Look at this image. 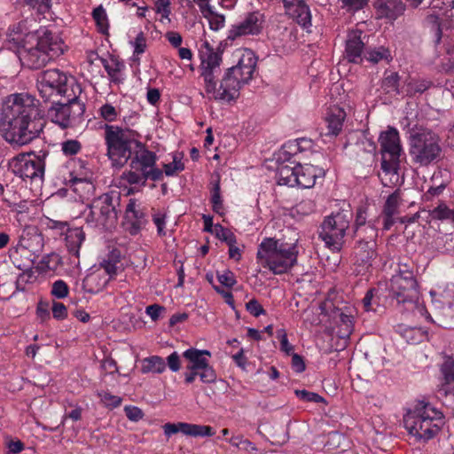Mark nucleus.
Segmentation results:
<instances>
[{
  "label": "nucleus",
  "mask_w": 454,
  "mask_h": 454,
  "mask_svg": "<svg viewBox=\"0 0 454 454\" xmlns=\"http://www.w3.org/2000/svg\"><path fill=\"white\" fill-rule=\"evenodd\" d=\"M102 129L106 155L113 166L123 167L129 162V170L123 173V178L129 184L145 186L147 180L157 182L163 179L162 171L157 167L156 153L140 141L138 131L108 123H105Z\"/></svg>",
  "instance_id": "nucleus-1"
},
{
  "label": "nucleus",
  "mask_w": 454,
  "mask_h": 454,
  "mask_svg": "<svg viewBox=\"0 0 454 454\" xmlns=\"http://www.w3.org/2000/svg\"><path fill=\"white\" fill-rule=\"evenodd\" d=\"M45 121L39 100L28 93L10 95L4 102L0 130L6 141L23 145L38 137Z\"/></svg>",
  "instance_id": "nucleus-2"
},
{
  "label": "nucleus",
  "mask_w": 454,
  "mask_h": 454,
  "mask_svg": "<svg viewBox=\"0 0 454 454\" xmlns=\"http://www.w3.org/2000/svg\"><path fill=\"white\" fill-rule=\"evenodd\" d=\"M238 62L224 72L221 80L214 79V90H206L212 94L218 101L231 102L239 97L241 88L248 84L254 77L257 59L254 53L248 49L238 50L235 52Z\"/></svg>",
  "instance_id": "nucleus-3"
},
{
  "label": "nucleus",
  "mask_w": 454,
  "mask_h": 454,
  "mask_svg": "<svg viewBox=\"0 0 454 454\" xmlns=\"http://www.w3.org/2000/svg\"><path fill=\"white\" fill-rule=\"evenodd\" d=\"M67 50L63 39L57 33L45 29L39 33L35 47L23 48L20 59L24 67L39 69L61 56Z\"/></svg>",
  "instance_id": "nucleus-4"
},
{
  "label": "nucleus",
  "mask_w": 454,
  "mask_h": 454,
  "mask_svg": "<svg viewBox=\"0 0 454 454\" xmlns=\"http://www.w3.org/2000/svg\"><path fill=\"white\" fill-rule=\"evenodd\" d=\"M404 427L419 439L433 438L445 424L442 411L430 403L419 401L413 411L403 418Z\"/></svg>",
  "instance_id": "nucleus-5"
},
{
  "label": "nucleus",
  "mask_w": 454,
  "mask_h": 454,
  "mask_svg": "<svg viewBox=\"0 0 454 454\" xmlns=\"http://www.w3.org/2000/svg\"><path fill=\"white\" fill-rule=\"evenodd\" d=\"M69 87L74 89L80 94L82 90L78 84L74 82L73 77L67 75L57 68L43 71L37 77V90L39 96L44 103L54 100L59 96L69 98Z\"/></svg>",
  "instance_id": "nucleus-6"
},
{
  "label": "nucleus",
  "mask_w": 454,
  "mask_h": 454,
  "mask_svg": "<svg viewBox=\"0 0 454 454\" xmlns=\"http://www.w3.org/2000/svg\"><path fill=\"white\" fill-rule=\"evenodd\" d=\"M413 268L407 263H399L397 273L391 278L390 292L398 304L414 307L419 300V285Z\"/></svg>",
  "instance_id": "nucleus-7"
},
{
  "label": "nucleus",
  "mask_w": 454,
  "mask_h": 454,
  "mask_svg": "<svg viewBox=\"0 0 454 454\" xmlns=\"http://www.w3.org/2000/svg\"><path fill=\"white\" fill-rule=\"evenodd\" d=\"M352 218L351 211L341 210L324 219L318 235L327 247L333 251H340Z\"/></svg>",
  "instance_id": "nucleus-8"
},
{
  "label": "nucleus",
  "mask_w": 454,
  "mask_h": 454,
  "mask_svg": "<svg viewBox=\"0 0 454 454\" xmlns=\"http://www.w3.org/2000/svg\"><path fill=\"white\" fill-rule=\"evenodd\" d=\"M118 199L114 203L113 196L109 193L95 198L89 206L88 213L85 212V223L92 228L100 230L114 228L118 219Z\"/></svg>",
  "instance_id": "nucleus-9"
},
{
  "label": "nucleus",
  "mask_w": 454,
  "mask_h": 454,
  "mask_svg": "<svg viewBox=\"0 0 454 454\" xmlns=\"http://www.w3.org/2000/svg\"><path fill=\"white\" fill-rule=\"evenodd\" d=\"M442 153L439 137L427 129L411 135L410 153L414 162L427 166L437 160Z\"/></svg>",
  "instance_id": "nucleus-10"
},
{
  "label": "nucleus",
  "mask_w": 454,
  "mask_h": 454,
  "mask_svg": "<svg viewBox=\"0 0 454 454\" xmlns=\"http://www.w3.org/2000/svg\"><path fill=\"white\" fill-rule=\"evenodd\" d=\"M72 94L73 96L67 98L66 103L56 101V99L50 101L51 105L47 109L48 118L61 129L75 126L85 112V104L76 96L74 88H72Z\"/></svg>",
  "instance_id": "nucleus-11"
},
{
  "label": "nucleus",
  "mask_w": 454,
  "mask_h": 454,
  "mask_svg": "<svg viewBox=\"0 0 454 454\" xmlns=\"http://www.w3.org/2000/svg\"><path fill=\"white\" fill-rule=\"evenodd\" d=\"M183 357L188 361L186 372H184V382L192 384L197 377H200L203 383H213L216 380V372L210 365L208 358L211 352L207 349L190 348L183 352Z\"/></svg>",
  "instance_id": "nucleus-12"
},
{
  "label": "nucleus",
  "mask_w": 454,
  "mask_h": 454,
  "mask_svg": "<svg viewBox=\"0 0 454 454\" xmlns=\"http://www.w3.org/2000/svg\"><path fill=\"white\" fill-rule=\"evenodd\" d=\"M48 155V151H40L38 153L35 152L20 153L12 160L10 166L14 175L23 180H42L44 176L45 159Z\"/></svg>",
  "instance_id": "nucleus-13"
},
{
  "label": "nucleus",
  "mask_w": 454,
  "mask_h": 454,
  "mask_svg": "<svg viewBox=\"0 0 454 454\" xmlns=\"http://www.w3.org/2000/svg\"><path fill=\"white\" fill-rule=\"evenodd\" d=\"M379 142L382 155L381 169L385 175H392L397 180L399 157L402 152L399 133L396 129L389 127L387 130L381 132Z\"/></svg>",
  "instance_id": "nucleus-14"
},
{
  "label": "nucleus",
  "mask_w": 454,
  "mask_h": 454,
  "mask_svg": "<svg viewBox=\"0 0 454 454\" xmlns=\"http://www.w3.org/2000/svg\"><path fill=\"white\" fill-rule=\"evenodd\" d=\"M223 50L221 45L214 48L207 40H204L199 48V58L200 59V76L203 78L205 90H214V79L221 74V64L223 62Z\"/></svg>",
  "instance_id": "nucleus-15"
},
{
  "label": "nucleus",
  "mask_w": 454,
  "mask_h": 454,
  "mask_svg": "<svg viewBox=\"0 0 454 454\" xmlns=\"http://www.w3.org/2000/svg\"><path fill=\"white\" fill-rule=\"evenodd\" d=\"M257 262L274 274L284 273V243L273 238H265L258 247Z\"/></svg>",
  "instance_id": "nucleus-16"
},
{
  "label": "nucleus",
  "mask_w": 454,
  "mask_h": 454,
  "mask_svg": "<svg viewBox=\"0 0 454 454\" xmlns=\"http://www.w3.org/2000/svg\"><path fill=\"white\" fill-rule=\"evenodd\" d=\"M324 175V169L312 165H286V185L302 189L311 188L316 183V178Z\"/></svg>",
  "instance_id": "nucleus-17"
},
{
  "label": "nucleus",
  "mask_w": 454,
  "mask_h": 454,
  "mask_svg": "<svg viewBox=\"0 0 454 454\" xmlns=\"http://www.w3.org/2000/svg\"><path fill=\"white\" fill-rule=\"evenodd\" d=\"M264 22L265 16L260 11L248 12L240 22L231 26L228 31L226 41H234L246 35H258L263 29Z\"/></svg>",
  "instance_id": "nucleus-18"
},
{
  "label": "nucleus",
  "mask_w": 454,
  "mask_h": 454,
  "mask_svg": "<svg viewBox=\"0 0 454 454\" xmlns=\"http://www.w3.org/2000/svg\"><path fill=\"white\" fill-rule=\"evenodd\" d=\"M68 176L65 177V184L70 187L78 184H91L92 172L86 160L82 158H70L65 163Z\"/></svg>",
  "instance_id": "nucleus-19"
},
{
  "label": "nucleus",
  "mask_w": 454,
  "mask_h": 454,
  "mask_svg": "<svg viewBox=\"0 0 454 454\" xmlns=\"http://www.w3.org/2000/svg\"><path fill=\"white\" fill-rule=\"evenodd\" d=\"M163 431L166 436L170 437L174 434L182 433L192 437H210L215 435V431L210 426L192 424L187 422L166 423L163 425Z\"/></svg>",
  "instance_id": "nucleus-20"
},
{
  "label": "nucleus",
  "mask_w": 454,
  "mask_h": 454,
  "mask_svg": "<svg viewBox=\"0 0 454 454\" xmlns=\"http://www.w3.org/2000/svg\"><path fill=\"white\" fill-rule=\"evenodd\" d=\"M17 247L29 255L38 256L43 247V235L35 227H27L23 230Z\"/></svg>",
  "instance_id": "nucleus-21"
},
{
  "label": "nucleus",
  "mask_w": 454,
  "mask_h": 454,
  "mask_svg": "<svg viewBox=\"0 0 454 454\" xmlns=\"http://www.w3.org/2000/svg\"><path fill=\"white\" fill-rule=\"evenodd\" d=\"M286 15L301 27L311 26V14L305 0H286Z\"/></svg>",
  "instance_id": "nucleus-22"
},
{
  "label": "nucleus",
  "mask_w": 454,
  "mask_h": 454,
  "mask_svg": "<svg viewBox=\"0 0 454 454\" xmlns=\"http://www.w3.org/2000/svg\"><path fill=\"white\" fill-rule=\"evenodd\" d=\"M126 218L130 223L129 233L137 234L147 223L144 208L137 204L135 199H129L125 211Z\"/></svg>",
  "instance_id": "nucleus-23"
},
{
  "label": "nucleus",
  "mask_w": 454,
  "mask_h": 454,
  "mask_svg": "<svg viewBox=\"0 0 454 454\" xmlns=\"http://www.w3.org/2000/svg\"><path fill=\"white\" fill-rule=\"evenodd\" d=\"M401 201V191L399 189L387 198L382 209L384 230H389L395 223L394 216L399 214Z\"/></svg>",
  "instance_id": "nucleus-24"
},
{
  "label": "nucleus",
  "mask_w": 454,
  "mask_h": 454,
  "mask_svg": "<svg viewBox=\"0 0 454 454\" xmlns=\"http://www.w3.org/2000/svg\"><path fill=\"white\" fill-rule=\"evenodd\" d=\"M100 62L106 71L109 79L115 84L122 83L125 80L123 71L125 69L124 62L114 55H110L108 59L99 58Z\"/></svg>",
  "instance_id": "nucleus-25"
},
{
  "label": "nucleus",
  "mask_w": 454,
  "mask_h": 454,
  "mask_svg": "<svg viewBox=\"0 0 454 454\" xmlns=\"http://www.w3.org/2000/svg\"><path fill=\"white\" fill-rule=\"evenodd\" d=\"M346 113L342 108L333 106L329 109L325 117L326 136H338L342 130Z\"/></svg>",
  "instance_id": "nucleus-26"
},
{
  "label": "nucleus",
  "mask_w": 454,
  "mask_h": 454,
  "mask_svg": "<svg viewBox=\"0 0 454 454\" xmlns=\"http://www.w3.org/2000/svg\"><path fill=\"white\" fill-rule=\"evenodd\" d=\"M28 253L23 252L16 247L13 251L10 252V259L15 268L22 270V273L27 275L28 278L32 276V269L35 263V259L31 258Z\"/></svg>",
  "instance_id": "nucleus-27"
},
{
  "label": "nucleus",
  "mask_w": 454,
  "mask_h": 454,
  "mask_svg": "<svg viewBox=\"0 0 454 454\" xmlns=\"http://www.w3.org/2000/svg\"><path fill=\"white\" fill-rule=\"evenodd\" d=\"M364 43L361 40V32H352L348 35L346 43V58L348 61L353 63H359L362 61V51Z\"/></svg>",
  "instance_id": "nucleus-28"
},
{
  "label": "nucleus",
  "mask_w": 454,
  "mask_h": 454,
  "mask_svg": "<svg viewBox=\"0 0 454 454\" xmlns=\"http://www.w3.org/2000/svg\"><path fill=\"white\" fill-rule=\"evenodd\" d=\"M85 240V233L82 228H70L66 234V246L69 254L79 259L80 247Z\"/></svg>",
  "instance_id": "nucleus-29"
},
{
  "label": "nucleus",
  "mask_w": 454,
  "mask_h": 454,
  "mask_svg": "<svg viewBox=\"0 0 454 454\" xmlns=\"http://www.w3.org/2000/svg\"><path fill=\"white\" fill-rule=\"evenodd\" d=\"M376 244L366 243L364 239L358 240L356 247V258L359 265L371 266L372 262L376 258Z\"/></svg>",
  "instance_id": "nucleus-30"
},
{
  "label": "nucleus",
  "mask_w": 454,
  "mask_h": 454,
  "mask_svg": "<svg viewBox=\"0 0 454 454\" xmlns=\"http://www.w3.org/2000/svg\"><path fill=\"white\" fill-rule=\"evenodd\" d=\"M405 4L402 0H386L379 4L378 12L381 17L396 20L403 14Z\"/></svg>",
  "instance_id": "nucleus-31"
},
{
  "label": "nucleus",
  "mask_w": 454,
  "mask_h": 454,
  "mask_svg": "<svg viewBox=\"0 0 454 454\" xmlns=\"http://www.w3.org/2000/svg\"><path fill=\"white\" fill-rule=\"evenodd\" d=\"M433 85L434 82L429 79L421 77H411L405 82L406 96L411 98L417 94H422L429 90Z\"/></svg>",
  "instance_id": "nucleus-32"
},
{
  "label": "nucleus",
  "mask_w": 454,
  "mask_h": 454,
  "mask_svg": "<svg viewBox=\"0 0 454 454\" xmlns=\"http://www.w3.org/2000/svg\"><path fill=\"white\" fill-rule=\"evenodd\" d=\"M106 273L109 276V279L114 278L118 271L121 270V253L117 249L112 250L107 256L100 262Z\"/></svg>",
  "instance_id": "nucleus-33"
},
{
  "label": "nucleus",
  "mask_w": 454,
  "mask_h": 454,
  "mask_svg": "<svg viewBox=\"0 0 454 454\" xmlns=\"http://www.w3.org/2000/svg\"><path fill=\"white\" fill-rule=\"evenodd\" d=\"M441 372L443 377V391L446 395L452 392L454 388V360L450 356H446L441 365Z\"/></svg>",
  "instance_id": "nucleus-34"
},
{
  "label": "nucleus",
  "mask_w": 454,
  "mask_h": 454,
  "mask_svg": "<svg viewBox=\"0 0 454 454\" xmlns=\"http://www.w3.org/2000/svg\"><path fill=\"white\" fill-rule=\"evenodd\" d=\"M166 370V363L161 356H151L142 360L141 372L143 373H162Z\"/></svg>",
  "instance_id": "nucleus-35"
},
{
  "label": "nucleus",
  "mask_w": 454,
  "mask_h": 454,
  "mask_svg": "<svg viewBox=\"0 0 454 454\" xmlns=\"http://www.w3.org/2000/svg\"><path fill=\"white\" fill-rule=\"evenodd\" d=\"M210 202L212 204V209L215 213L218 215H223V200L221 195V185H220V176H217V179L212 183V187L210 189Z\"/></svg>",
  "instance_id": "nucleus-36"
},
{
  "label": "nucleus",
  "mask_w": 454,
  "mask_h": 454,
  "mask_svg": "<svg viewBox=\"0 0 454 454\" xmlns=\"http://www.w3.org/2000/svg\"><path fill=\"white\" fill-rule=\"evenodd\" d=\"M289 231L294 234L293 240L294 243H292L288 248H286V273L287 270H291L294 266L297 265V257L300 253L301 247L298 245V236L297 233L292 229Z\"/></svg>",
  "instance_id": "nucleus-37"
},
{
  "label": "nucleus",
  "mask_w": 454,
  "mask_h": 454,
  "mask_svg": "<svg viewBox=\"0 0 454 454\" xmlns=\"http://www.w3.org/2000/svg\"><path fill=\"white\" fill-rule=\"evenodd\" d=\"M184 157L183 153L176 152L173 154V161L170 163H164L162 174L168 176H176L178 172H181L184 169V164L182 161Z\"/></svg>",
  "instance_id": "nucleus-38"
},
{
  "label": "nucleus",
  "mask_w": 454,
  "mask_h": 454,
  "mask_svg": "<svg viewBox=\"0 0 454 454\" xmlns=\"http://www.w3.org/2000/svg\"><path fill=\"white\" fill-rule=\"evenodd\" d=\"M399 80L397 73H391L383 78L380 88L386 94L399 95Z\"/></svg>",
  "instance_id": "nucleus-39"
},
{
  "label": "nucleus",
  "mask_w": 454,
  "mask_h": 454,
  "mask_svg": "<svg viewBox=\"0 0 454 454\" xmlns=\"http://www.w3.org/2000/svg\"><path fill=\"white\" fill-rule=\"evenodd\" d=\"M286 356H291L290 365L294 372L301 373L305 371L306 364L303 356L294 353V347L286 338Z\"/></svg>",
  "instance_id": "nucleus-40"
},
{
  "label": "nucleus",
  "mask_w": 454,
  "mask_h": 454,
  "mask_svg": "<svg viewBox=\"0 0 454 454\" xmlns=\"http://www.w3.org/2000/svg\"><path fill=\"white\" fill-rule=\"evenodd\" d=\"M365 59L374 64L385 60L387 63L392 60V55L388 48L380 46L365 52Z\"/></svg>",
  "instance_id": "nucleus-41"
},
{
  "label": "nucleus",
  "mask_w": 454,
  "mask_h": 454,
  "mask_svg": "<svg viewBox=\"0 0 454 454\" xmlns=\"http://www.w3.org/2000/svg\"><path fill=\"white\" fill-rule=\"evenodd\" d=\"M131 44L134 48L133 51V56H132V61L134 63H137V65L140 64V55L145 52L147 44H146V37L144 34V32L140 31L135 40L131 42Z\"/></svg>",
  "instance_id": "nucleus-42"
},
{
  "label": "nucleus",
  "mask_w": 454,
  "mask_h": 454,
  "mask_svg": "<svg viewBox=\"0 0 454 454\" xmlns=\"http://www.w3.org/2000/svg\"><path fill=\"white\" fill-rule=\"evenodd\" d=\"M92 18L98 26V31L101 34H107L109 28L108 18L102 5L92 11Z\"/></svg>",
  "instance_id": "nucleus-43"
},
{
  "label": "nucleus",
  "mask_w": 454,
  "mask_h": 454,
  "mask_svg": "<svg viewBox=\"0 0 454 454\" xmlns=\"http://www.w3.org/2000/svg\"><path fill=\"white\" fill-rule=\"evenodd\" d=\"M61 152L66 157L75 158L82 149V143L77 139H67L60 144Z\"/></svg>",
  "instance_id": "nucleus-44"
},
{
  "label": "nucleus",
  "mask_w": 454,
  "mask_h": 454,
  "mask_svg": "<svg viewBox=\"0 0 454 454\" xmlns=\"http://www.w3.org/2000/svg\"><path fill=\"white\" fill-rule=\"evenodd\" d=\"M355 235L360 239H364L366 243L376 244L375 240L378 237V229L375 227L374 223L369 221L367 226L361 229V231L355 233Z\"/></svg>",
  "instance_id": "nucleus-45"
},
{
  "label": "nucleus",
  "mask_w": 454,
  "mask_h": 454,
  "mask_svg": "<svg viewBox=\"0 0 454 454\" xmlns=\"http://www.w3.org/2000/svg\"><path fill=\"white\" fill-rule=\"evenodd\" d=\"M154 11L156 13L160 14V21L168 20L170 22L169 16L171 14V2L170 0H155Z\"/></svg>",
  "instance_id": "nucleus-46"
},
{
  "label": "nucleus",
  "mask_w": 454,
  "mask_h": 454,
  "mask_svg": "<svg viewBox=\"0 0 454 454\" xmlns=\"http://www.w3.org/2000/svg\"><path fill=\"white\" fill-rule=\"evenodd\" d=\"M215 234L217 239L225 242L227 245L231 243H237V238L235 234L227 228H224L220 223L215 225Z\"/></svg>",
  "instance_id": "nucleus-47"
},
{
  "label": "nucleus",
  "mask_w": 454,
  "mask_h": 454,
  "mask_svg": "<svg viewBox=\"0 0 454 454\" xmlns=\"http://www.w3.org/2000/svg\"><path fill=\"white\" fill-rule=\"evenodd\" d=\"M298 153H300V148L296 139L286 143V165L293 166L299 163L295 160H292Z\"/></svg>",
  "instance_id": "nucleus-48"
},
{
  "label": "nucleus",
  "mask_w": 454,
  "mask_h": 454,
  "mask_svg": "<svg viewBox=\"0 0 454 454\" xmlns=\"http://www.w3.org/2000/svg\"><path fill=\"white\" fill-rule=\"evenodd\" d=\"M69 294V287L67 284L62 280L58 279L52 284L51 294L57 299H64Z\"/></svg>",
  "instance_id": "nucleus-49"
},
{
  "label": "nucleus",
  "mask_w": 454,
  "mask_h": 454,
  "mask_svg": "<svg viewBox=\"0 0 454 454\" xmlns=\"http://www.w3.org/2000/svg\"><path fill=\"white\" fill-rule=\"evenodd\" d=\"M98 396L100 397L104 404L111 409L119 407L122 402L121 397L112 395L110 392L107 391H102L98 393Z\"/></svg>",
  "instance_id": "nucleus-50"
},
{
  "label": "nucleus",
  "mask_w": 454,
  "mask_h": 454,
  "mask_svg": "<svg viewBox=\"0 0 454 454\" xmlns=\"http://www.w3.org/2000/svg\"><path fill=\"white\" fill-rule=\"evenodd\" d=\"M153 222L155 224L157 228V234L160 237H165L167 235L165 227H166V220H167V215L166 213L162 212H156L153 215Z\"/></svg>",
  "instance_id": "nucleus-51"
},
{
  "label": "nucleus",
  "mask_w": 454,
  "mask_h": 454,
  "mask_svg": "<svg viewBox=\"0 0 454 454\" xmlns=\"http://www.w3.org/2000/svg\"><path fill=\"white\" fill-rule=\"evenodd\" d=\"M453 215L452 210L443 203L440 204L430 212L432 218L438 220H450V215Z\"/></svg>",
  "instance_id": "nucleus-52"
},
{
  "label": "nucleus",
  "mask_w": 454,
  "mask_h": 454,
  "mask_svg": "<svg viewBox=\"0 0 454 454\" xmlns=\"http://www.w3.org/2000/svg\"><path fill=\"white\" fill-rule=\"evenodd\" d=\"M295 395L302 401L305 402H312V403H323L325 402V398L321 395H319L317 393L309 392L305 389L299 390L296 389L294 391Z\"/></svg>",
  "instance_id": "nucleus-53"
},
{
  "label": "nucleus",
  "mask_w": 454,
  "mask_h": 454,
  "mask_svg": "<svg viewBox=\"0 0 454 454\" xmlns=\"http://www.w3.org/2000/svg\"><path fill=\"white\" fill-rule=\"evenodd\" d=\"M100 116L107 122H113L117 119L118 112L116 108L110 105L105 104L99 108Z\"/></svg>",
  "instance_id": "nucleus-54"
},
{
  "label": "nucleus",
  "mask_w": 454,
  "mask_h": 454,
  "mask_svg": "<svg viewBox=\"0 0 454 454\" xmlns=\"http://www.w3.org/2000/svg\"><path fill=\"white\" fill-rule=\"evenodd\" d=\"M24 2L41 14L49 12L51 6V0H24Z\"/></svg>",
  "instance_id": "nucleus-55"
},
{
  "label": "nucleus",
  "mask_w": 454,
  "mask_h": 454,
  "mask_svg": "<svg viewBox=\"0 0 454 454\" xmlns=\"http://www.w3.org/2000/svg\"><path fill=\"white\" fill-rule=\"evenodd\" d=\"M367 226L366 224V208L364 207H359L356 213V220L354 225V233H359L361 229Z\"/></svg>",
  "instance_id": "nucleus-56"
},
{
  "label": "nucleus",
  "mask_w": 454,
  "mask_h": 454,
  "mask_svg": "<svg viewBox=\"0 0 454 454\" xmlns=\"http://www.w3.org/2000/svg\"><path fill=\"white\" fill-rule=\"evenodd\" d=\"M217 279L221 285L231 288L237 283L235 275L231 270H224L222 273L217 272Z\"/></svg>",
  "instance_id": "nucleus-57"
},
{
  "label": "nucleus",
  "mask_w": 454,
  "mask_h": 454,
  "mask_svg": "<svg viewBox=\"0 0 454 454\" xmlns=\"http://www.w3.org/2000/svg\"><path fill=\"white\" fill-rule=\"evenodd\" d=\"M341 7L349 12H356L363 9L368 3V0H340Z\"/></svg>",
  "instance_id": "nucleus-58"
},
{
  "label": "nucleus",
  "mask_w": 454,
  "mask_h": 454,
  "mask_svg": "<svg viewBox=\"0 0 454 454\" xmlns=\"http://www.w3.org/2000/svg\"><path fill=\"white\" fill-rule=\"evenodd\" d=\"M209 22V27L212 30L218 31L224 27L225 17L223 14L213 12V14L206 18Z\"/></svg>",
  "instance_id": "nucleus-59"
},
{
  "label": "nucleus",
  "mask_w": 454,
  "mask_h": 454,
  "mask_svg": "<svg viewBox=\"0 0 454 454\" xmlns=\"http://www.w3.org/2000/svg\"><path fill=\"white\" fill-rule=\"evenodd\" d=\"M247 310L254 317H258L261 315H264L266 313L263 307L259 303L256 299L250 300L246 304Z\"/></svg>",
  "instance_id": "nucleus-60"
},
{
  "label": "nucleus",
  "mask_w": 454,
  "mask_h": 454,
  "mask_svg": "<svg viewBox=\"0 0 454 454\" xmlns=\"http://www.w3.org/2000/svg\"><path fill=\"white\" fill-rule=\"evenodd\" d=\"M124 411L127 418L134 422H137L144 417L142 410L136 406L127 405Z\"/></svg>",
  "instance_id": "nucleus-61"
},
{
  "label": "nucleus",
  "mask_w": 454,
  "mask_h": 454,
  "mask_svg": "<svg viewBox=\"0 0 454 454\" xmlns=\"http://www.w3.org/2000/svg\"><path fill=\"white\" fill-rule=\"evenodd\" d=\"M51 310L53 317L57 320H63L67 317V309L62 302H53Z\"/></svg>",
  "instance_id": "nucleus-62"
},
{
  "label": "nucleus",
  "mask_w": 454,
  "mask_h": 454,
  "mask_svg": "<svg viewBox=\"0 0 454 454\" xmlns=\"http://www.w3.org/2000/svg\"><path fill=\"white\" fill-rule=\"evenodd\" d=\"M166 365L168 366L169 370L176 372L181 368V359L176 351L172 352L168 357L167 361L165 362Z\"/></svg>",
  "instance_id": "nucleus-63"
},
{
  "label": "nucleus",
  "mask_w": 454,
  "mask_h": 454,
  "mask_svg": "<svg viewBox=\"0 0 454 454\" xmlns=\"http://www.w3.org/2000/svg\"><path fill=\"white\" fill-rule=\"evenodd\" d=\"M165 307L159 304H152L146 307L145 313L151 317L153 321H157L160 313L165 311Z\"/></svg>",
  "instance_id": "nucleus-64"
}]
</instances>
